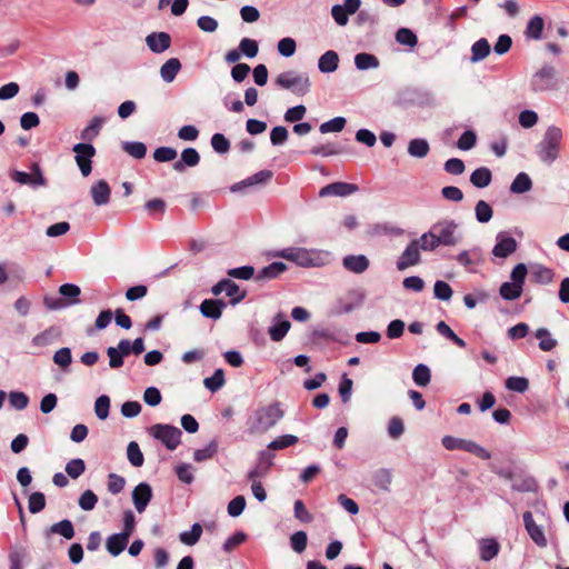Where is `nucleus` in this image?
Returning <instances> with one entry per match:
<instances>
[{"mask_svg": "<svg viewBox=\"0 0 569 569\" xmlns=\"http://www.w3.org/2000/svg\"><path fill=\"white\" fill-rule=\"evenodd\" d=\"M239 51L247 58H254L259 51L258 42L250 38H243L239 43Z\"/></svg>", "mask_w": 569, "mask_h": 569, "instance_id": "680f3d73", "label": "nucleus"}, {"mask_svg": "<svg viewBox=\"0 0 569 569\" xmlns=\"http://www.w3.org/2000/svg\"><path fill=\"white\" fill-rule=\"evenodd\" d=\"M441 442L447 450H463L477 456L482 460H489L491 458V455L487 449L471 440L460 439L452 436H445Z\"/></svg>", "mask_w": 569, "mask_h": 569, "instance_id": "0eeeda50", "label": "nucleus"}, {"mask_svg": "<svg viewBox=\"0 0 569 569\" xmlns=\"http://www.w3.org/2000/svg\"><path fill=\"white\" fill-rule=\"evenodd\" d=\"M29 172L20 171L17 169L9 170V177L12 181L21 184L36 188V161L29 164Z\"/></svg>", "mask_w": 569, "mask_h": 569, "instance_id": "aec40b11", "label": "nucleus"}, {"mask_svg": "<svg viewBox=\"0 0 569 569\" xmlns=\"http://www.w3.org/2000/svg\"><path fill=\"white\" fill-rule=\"evenodd\" d=\"M59 293L64 298V299H69L67 303V306L69 305H76V303H79L80 300H79V296L81 293V290L80 288L77 286V284H73V283H64L62 286H60L59 288Z\"/></svg>", "mask_w": 569, "mask_h": 569, "instance_id": "37998d69", "label": "nucleus"}, {"mask_svg": "<svg viewBox=\"0 0 569 569\" xmlns=\"http://www.w3.org/2000/svg\"><path fill=\"white\" fill-rule=\"evenodd\" d=\"M358 191V186L348 182H333L321 188L319 191L320 197L338 196L347 197Z\"/></svg>", "mask_w": 569, "mask_h": 569, "instance_id": "dca6fc26", "label": "nucleus"}, {"mask_svg": "<svg viewBox=\"0 0 569 569\" xmlns=\"http://www.w3.org/2000/svg\"><path fill=\"white\" fill-rule=\"evenodd\" d=\"M180 69V60L178 58H170L161 66L160 76L164 82L170 83L176 79Z\"/></svg>", "mask_w": 569, "mask_h": 569, "instance_id": "cd10ccee", "label": "nucleus"}, {"mask_svg": "<svg viewBox=\"0 0 569 569\" xmlns=\"http://www.w3.org/2000/svg\"><path fill=\"white\" fill-rule=\"evenodd\" d=\"M342 149L336 143H327L321 146H315L311 148L310 153L320 157H330L340 154Z\"/></svg>", "mask_w": 569, "mask_h": 569, "instance_id": "6e6d98bb", "label": "nucleus"}, {"mask_svg": "<svg viewBox=\"0 0 569 569\" xmlns=\"http://www.w3.org/2000/svg\"><path fill=\"white\" fill-rule=\"evenodd\" d=\"M346 119L343 117H336L329 121L320 124L319 130L321 133L340 132L345 129Z\"/></svg>", "mask_w": 569, "mask_h": 569, "instance_id": "13d9d810", "label": "nucleus"}, {"mask_svg": "<svg viewBox=\"0 0 569 569\" xmlns=\"http://www.w3.org/2000/svg\"><path fill=\"white\" fill-rule=\"evenodd\" d=\"M227 274L230 278L249 280L254 276V268L252 266L231 268L227 270Z\"/></svg>", "mask_w": 569, "mask_h": 569, "instance_id": "0e129e2a", "label": "nucleus"}, {"mask_svg": "<svg viewBox=\"0 0 569 569\" xmlns=\"http://www.w3.org/2000/svg\"><path fill=\"white\" fill-rule=\"evenodd\" d=\"M122 149L134 159H142L147 154L146 144L139 141H126L122 143Z\"/></svg>", "mask_w": 569, "mask_h": 569, "instance_id": "de8ad7c7", "label": "nucleus"}, {"mask_svg": "<svg viewBox=\"0 0 569 569\" xmlns=\"http://www.w3.org/2000/svg\"><path fill=\"white\" fill-rule=\"evenodd\" d=\"M522 519H523L525 528H526L529 537L532 539V541L538 547H541V548L546 547L548 542H547L545 532H543L542 528L535 522L532 513L530 511L523 512Z\"/></svg>", "mask_w": 569, "mask_h": 569, "instance_id": "4468645a", "label": "nucleus"}, {"mask_svg": "<svg viewBox=\"0 0 569 569\" xmlns=\"http://www.w3.org/2000/svg\"><path fill=\"white\" fill-rule=\"evenodd\" d=\"M563 140V131L560 127L549 126L541 140L536 144V154L538 159L547 166H551L560 157Z\"/></svg>", "mask_w": 569, "mask_h": 569, "instance_id": "f03ea898", "label": "nucleus"}, {"mask_svg": "<svg viewBox=\"0 0 569 569\" xmlns=\"http://www.w3.org/2000/svg\"><path fill=\"white\" fill-rule=\"evenodd\" d=\"M129 540L126 533H113L107 538L106 549L112 557H118L127 548Z\"/></svg>", "mask_w": 569, "mask_h": 569, "instance_id": "4be33fe9", "label": "nucleus"}, {"mask_svg": "<svg viewBox=\"0 0 569 569\" xmlns=\"http://www.w3.org/2000/svg\"><path fill=\"white\" fill-rule=\"evenodd\" d=\"M491 51V47L489 41L486 38H481L477 40L471 46V56H470V62L477 63L482 60H485Z\"/></svg>", "mask_w": 569, "mask_h": 569, "instance_id": "a878e982", "label": "nucleus"}, {"mask_svg": "<svg viewBox=\"0 0 569 569\" xmlns=\"http://www.w3.org/2000/svg\"><path fill=\"white\" fill-rule=\"evenodd\" d=\"M273 256L292 261L302 268L322 267L327 264L330 259L328 251L299 247L284 248L277 251Z\"/></svg>", "mask_w": 569, "mask_h": 569, "instance_id": "f257e3e1", "label": "nucleus"}, {"mask_svg": "<svg viewBox=\"0 0 569 569\" xmlns=\"http://www.w3.org/2000/svg\"><path fill=\"white\" fill-rule=\"evenodd\" d=\"M146 43L154 53H162L171 46V37L167 32H152L147 36Z\"/></svg>", "mask_w": 569, "mask_h": 569, "instance_id": "f3484780", "label": "nucleus"}, {"mask_svg": "<svg viewBox=\"0 0 569 569\" xmlns=\"http://www.w3.org/2000/svg\"><path fill=\"white\" fill-rule=\"evenodd\" d=\"M339 67V56L333 50L326 51L318 60V69L322 73L335 72Z\"/></svg>", "mask_w": 569, "mask_h": 569, "instance_id": "393cba45", "label": "nucleus"}, {"mask_svg": "<svg viewBox=\"0 0 569 569\" xmlns=\"http://www.w3.org/2000/svg\"><path fill=\"white\" fill-rule=\"evenodd\" d=\"M76 162L83 177H88L92 171V158L96 156V149L91 143L80 142L73 146Z\"/></svg>", "mask_w": 569, "mask_h": 569, "instance_id": "1a4fd4ad", "label": "nucleus"}, {"mask_svg": "<svg viewBox=\"0 0 569 569\" xmlns=\"http://www.w3.org/2000/svg\"><path fill=\"white\" fill-rule=\"evenodd\" d=\"M491 180L492 174L490 169H488L487 167H480L470 174V182L476 188H486L490 184Z\"/></svg>", "mask_w": 569, "mask_h": 569, "instance_id": "473e14b6", "label": "nucleus"}, {"mask_svg": "<svg viewBox=\"0 0 569 569\" xmlns=\"http://www.w3.org/2000/svg\"><path fill=\"white\" fill-rule=\"evenodd\" d=\"M430 146L426 139L416 138L408 143V153L413 158L422 159L428 156Z\"/></svg>", "mask_w": 569, "mask_h": 569, "instance_id": "2f4dec72", "label": "nucleus"}, {"mask_svg": "<svg viewBox=\"0 0 569 569\" xmlns=\"http://www.w3.org/2000/svg\"><path fill=\"white\" fill-rule=\"evenodd\" d=\"M522 291L523 288H521V286H518L512 282H503L499 289L500 296L508 301H512L520 298Z\"/></svg>", "mask_w": 569, "mask_h": 569, "instance_id": "c03bdc74", "label": "nucleus"}, {"mask_svg": "<svg viewBox=\"0 0 569 569\" xmlns=\"http://www.w3.org/2000/svg\"><path fill=\"white\" fill-rule=\"evenodd\" d=\"M531 276L535 282L548 284L553 280V271L542 264H536L531 269Z\"/></svg>", "mask_w": 569, "mask_h": 569, "instance_id": "f704fd0d", "label": "nucleus"}, {"mask_svg": "<svg viewBox=\"0 0 569 569\" xmlns=\"http://www.w3.org/2000/svg\"><path fill=\"white\" fill-rule=\"evenodd\" d=\"M86 470V463L82 459L76 458L66 465V472L72 479H78Z\"/></svg>", "mask_w": 569, "mask_h": 569, "instance_id": "bf43d9fd", "label": "nucleus"}, {"mask_svg": "<svg viewBox=\"0 0 569 569\" xmlns=\"http://www.w3.org/2000/svg\"><path fill=\"white\" fill-rule=\"evenodd\" d=\"M218 451V443L216 440L210 441L204 448L197 449L193 452V459L197 462L206 461L212 458Z\"/></svg>", "mask_w": 569, "mask_h": 569, "instance_id": "864d4df0", "label": "nucleus"}, {"mask_svg": "<svg viewBox=\"0 0 569 569\" xmlns=\"http://www.w3.org/2000/svg\"><path fill=\"white\" fill-rule=\"evenodd\" d=\"M110 398L102 395L94 402V412L100 420H104L109 416Z\"/></svg>", "mask_w": 569, "mask_h": 569, "instance_id": "e2e57ef3", "label": "nucleus"}, {"mask_svg": "<svg viewBox=\"0 0 569 569\" xmlns=\"http://www.w3.org/2000/svg\"><path fill=\"white\" fill-rule=\"evenodd\" d=\"M274 323L269 327V336L272 341H281L287 332L289 331L291 325L290 321L287 319H282V316L279 313L274 317Z\"/></svg>", "mask_w": 569, "mask_h": 569, "instance_id": "b1692460", "label": "nucleus"}, {"mask_svg": "<svg viewBox=\"0 0 569 569\" xmlns=\"http://www.w3.org/2000/svg\"><path fill=\"white\" fill-rule=\"evenodd\" d=\"M530 88L535 92H546L558 89L557 71L555 67L546 64L532 74Z\"/></svg>", "mask_w": 569, "mask_h": 569, "instance_id": "423d86ee", "label": "nucleus"}, {"mask_svg": "<svg viewBox=\"0 0 569 569\" xmlns=\"http://www.w3.org/2000/svg\"><path fill=\"white\" fill-rule=\"evenodd\" d=\"M396 41L400 44L413 48L418 43V38L412 30L408 28H400L396 32Z\"/></svg>", "mask_w": 569, "mask_h": 569, "instance_id": "3c124183", "label": "nucleus"}, {"mask_svg": "<svg viewBox=\"0 0 569 569\" xmlns=\"http://www.w3.org/2000/svg\"><path fill=\"white\" fill-rule=\"evenodd\" d=\"M535 336L539 339V348L542 351H550L557 346V340L551 337L547 328L537 329Z\"/></svg>", "mask_w": 569, "mask_h": 569, "instance_id": "ea45409f", "label": "nucleus"}, {"mask_svg": "<svg viewBox=\"0 0 569 569\" xmlns=\"http://www.w3.org/2000/svg\"><path fill=\"white\" fill-rule=\"evenodd\" d=\"M477 143V134L472 130L465 131L458 139L457 147L460 150L467 151L472 149Z\"/></svg>", "mask_w": 569, "mask_h": 569, "instance_id": "338daca9", "label": "nucleus"}, {"mask_svg": "<svg viewBox=\"0 0 569 569\" xmlns=\"http://www.w3.org/2000/svg\"><path fill=\"white\" fill-rule=\"evenodd\" d=\"M532 188V180L526 172H520L516 176L510 184V192L521 194L530 191Z\"/></svg>", "mask_w": 569, "mask_h": 569, "instance_id": "7c9ffc66", "label": "nucleus"}, {"mask_svg": "<svg viewBox=\"0 0 569 569\" xmlns=\"http://www.w3.org/2000/svg\"><path fill=\"white\" fill-rule=\"evenodd\" d=\"M475 216L479 223H487L491 220L493 210L487 201L479 200L475 206Z\"/></svg>", "mask_w": 569, "mask_h": 569, "instance_id": "a19ab883", "label": "nucleus"}, {"mask_svg": "<svg viewBox=\"0 0 569 569\" xmlns=\"http://www.w3.org/2000/svg\"><path fill=\"white\" fill-rule=\"evenodd\" d=\"M200 162V154L194 148H186L181 152V159L173 163L177 172H183L187 167H196Z\"/></svg>", "mask_w": 569, "mask_h": 569, "instance_id": "412c9836", "label": "nucleus"}, {"mask_svg": "<svg viewBox=\"0 0 569 569\" xmlns=\"http://www.w3.org/2000/svg\"><path fill=\"white\" fill-rule=\"evenodd\" d=\"M283 415L278 402L260 407L249 418L248 430L251 435L267 432L282 419Z\"/></svg>", "mask_w": 569, "mask_h": 569, "instance_id": "7ed1b4c3", "label": "nucleus"}, {"mask_svg": "<svg viewBox=\"0 0 569 569\" xmlns=\"http://www.w3.org/2000/svg\"><path fill=\"white\" fill-rule=\"evenodd\" d=\"M276 84L282 89L290 90L297 96H305L310 91L311 82L306 73H298L293 70L281 72Z\"/></svg>", "mask_w": 569, "mask_h": 569, "instance_id": "20e7f679", "label": "nucleus"}, {"mask_svg": "<svg viewBox=\"0 0 569 569\" xmlns=\"http://www.w3.org/2000/svg\"><path fill=\"white\" fill-rule=\"evenodd\" d=\"M545 29V21L542 19V17L540 16H533L532 18L529 19L527 26H526V30H525V36L527 39H530V40H540L542 38V31Z\"/></svg>", "mask_w": 569, "mask_h": 569, "instance_id": "bb28decb", "label": "nucleus"}, {"mask_svg": "<svg viewBox=\"0 0 569 569\" xmlns=\"http://www.w3.org/2000/svg\"><path fill=\"white\" fill-rule=\"evenodd\" d=\"M361 6V0H345L343 4H335L331 16L337 24L343 27L348 23L349 14L356 13Z\"/></svg>", "mask_w": 569, "mask_h": 569, "instance_id": "9b49d317", "label": "nucleus"}, {"mask_svg": "<svg viewBox=\"0 0 569 569\" xmlns=\"http://www.w3.org/2000/svg\"><path fill=\"white\" fill-rule=\"evenodd\" d=\"M149 433L172 451L180 445L182 432L172 425L157 423L149 428Z\"/></svg>", "mask_w": 569, "mask_h": 569, "instance_id": "39448f33", "label": "nucleus"}, {"mask_svg": "<svg viewBox=\"0 0 569 569\" xmlns=\"http://www.w3.org/2000/svg\"><path fill=\"white\" fill-rule=\"evenodd\" d=\"M490 295L481 289L467 293L463 297V303L468 309H473L478 303H485L489 300Z\"/></svg>", "mask_w": 569, "mask_h": 569, "instance_id": "79ce46f5", "label": "nucleus"}, {"mask_svg": "<svg viewBox=\"0 0 569 569\" xmlns=\"http://www.w3.org/2000/svg\"><path fill=\"white\" fill-rule=\"evenodd\" d=\"M298 441H299V439H298L297 436L283 435V436H280V437L276 438L271 442H269L268 449H271V450H282V449H286V448H288L290 446L296 445Z\"/></svg>", "mask_w": 569, "mask_h": 569, "instance_id": "5fc2aeb1", "label": "nucleus"}, {"mask_svg": "<svg viewBox=\"0 0 569 569\" xmlns=\"http://www.w3.org/2000/svg\"><path fill=\"white\" fill-rule=\"evenodd\" d=\"M287 270L286 263L281 261H276L270 263L269 266L263 267L258 274L256 276V280H271L277 278L279 274Z\"/></svg>", "mask_w": 569, "mask_h": 569, "instance_id": "c85d7f7f", "label": "nucleus"}, {"mask_svg": "<svg viewBox=\"0 0 569 569\" xmlns=\"http://www.w3.org/2000/svg\"><path fill=\"white\" fill-rule=\"evenodd\" d=\"M98 502V496L90 489L84 490L78 499V505L83 511H91Z\"/></svg>", "mask_w": 569, "mask_h": 569, "instance_id": "603ef678", "label": "nucleus"}, {"mask_svg": "<svg viewBox=\"0 0 569 569\" xmlns=\"http://www.w3.org/2000/svg\"><path fill=\"white\" fill-rule=\"evenodd\" d=\"M437 239L441 246L452 247L460 241V237L457 233L458 223L453 220H441L431 226Z\"/></svg>", "mask_w": 569, "mask_h": 569, "instance_id": "6e6552de", "label": "nucleus"}, {"mask_svg": "<svg viewBox=\"0 0 569 569\" xmlns=\"http://www.w3.org/2000/svg\"><path fill=\"white\" fill-rule=\"evenodd\" d=\"M379 64V59L375 54L360 52L355 56V66L358 70L377 69Z\"/></svg>", "mask_w": 569, "mask_h": 569, "instance_id": "72a5a7b5", "label": "nucleus"}, {"mask_svg": "<svg viewBox=\"0 0 569 569\" xmlns=\"http://www.w3.org/2000/svg\"><path fill=\"white\" fill-rule=\"evenodd\" d=\"M48 532L61 535L64 539L70 540L74 537V528L69 519H63L53 523Z\"/></svg>", "mask_w": 569, "mask_h": 569, "instance_id": "c9c22d12", "label": "nucleus"}, {"mask_svg": "<svg viewBox=\"0 0 569 569\" xmlns=\"http://www.w3.org/2000/svg\"><path fill=\"white\" fill-rule=\"evenodd\" d=\"M452 289L451 287L442 280H437L433 286V295L437 299L442 301H448L452 297Z\"/></svg>", "mask_w": 569, "mask_h": 569, "instance_id": "052dcab7", "label": "nucleus"}, {"mask_svg": "<svg viewBox=\"0 0 569 569\" xmlns=\"http://www.w3.org/2000/svg\"><path fill=\"white\" fill-rule=\"evenodd\" d=\"M224 372L222 369H217L211 377L203 380L204 387L211 392H216L221 389L224 385Z\"/></svg>", "mask_w": 569, "mask_h": 569, "instance_id": "09e8293b", "label": "nucleus"}, {"mask_svg": "<svg viewBox=\"0 0 569 569\" xmlns=\"http://www.w3.org/2000/svg\"><path fill=\"white\" fill-rule=\"evenodd\" d=\"M272 174L273 173L270 170H261V171L252 174L251 177H249L238 183L232 184L230 190L232 192H238L247 187L266 183L272 178Z\"/></svg>", "mask_w": 569, "mask_h": 569, "instance_id": "6ab92c4d", "label": "nucleus"}, {"mask_svg": "<svg viewBox=\"0 0 569 569\" xmlns=\"http://www.w3.org/2000/svg\"><path fill=\"white\" fill-rule=\"evenodd\" d=\"M226 289H224V292L228 297L231 298L230 300V303L232 306H236L238 305L239 302H241L246 296H247V291L246 290H240V287L234 282L232 281L231 279H226Z\"/></svg>", "mask_w": 569, "mask_h": 569, "instance_id": "4c0bfd02", "label": "nucleus"}, {"mask_svg": "<svg viewBox=\"0 0 569 569\" xmlns=\"http://www.w3.org/2000/svg\"><path fill=\"white\" fill-rule=\"evenodd\" d=\"M506 388L511 391L523 393L529 388V381L523 377H509L506 380Z\"/></svg>", "mask_w": 569, "mask_h": 569, "instance_id": "69168bd1", "label": "nucleus"}, {"mask_svg": "<svg viewBox=\"0 0 569 569\" xmlns=\"http://www.w3.org/2000/svg\"><path fill=\"white\" fill-rule=\"evenodd\" d=\"M152 499V488L147 482H140L132 491V501L136 510L141 513Z\"/></svg>", "mask_w": 569, "mask_h": 569, "instance_id": "ddd939ff", "label": "nucleus"}, {"mask_svg": "<svg viewBox=\"0 0 569 569\" xmlns=\"http://www.w3.org/2000/svg\"><path fill=\"white\" fill-rule=\"evenodd\" d=\"M418 240L420 241L419 249L423 251H433L441 246L431 228L428 232L421 234Z\"/></svg>", "mask_w": 569, "mask_h": 569, "instance_id": "8fccbe9b", "label": "nucleus"}, {"mask_svg": "<svg viewBox=\"0 0 569 569\" xmlns=\"http://www.w3.org/2000/svg\"><path fill=\"white\" fill-rule=\"evenodd\" d=\"M419 240H412L406 247L401 256L397 260V269L403 271L412 266L420 263L421 256L419 249Z\"/></svg>", "mask_w": 569, "mask_h": 569, "instance_id": "9d476101", "label": "nucleus"}, {"mask_svg": "<svg viewBox=\"0 0 569 569\" xmlns=\"http://www.w3.org/2000/svg\"><path fill=\"white\" fill-rule=\"evenodd\" d=\"M177 150L171 147H159L153 152V158L158 162H169L177 158Z\"/></svg>", "mask_w": 569, "mask_h": 569, "instance_id": "774afa93", "label": "nucleus"}, {"mask_svg": "<svg viewBox=\"0 0 569 569\" xmlns=\"http://www.w3.org/2000/svg\"><path fill=\"white\" fill-rule=\"evenodd\" d=\"M227 303L220 299H204L200 305V312L203 317L218 320L221 318L222 310Z\"/></svg>", "mask_w": 569, "mask_h": 569, "instance_id": "a211bd4d", "label": "nucleus"}, {"mask_svg": "<svg viewBox=\"0 0 569 569\" xmlns=\"http://www.w3.org/2000/svg\"><path fill=\"white\" fill-rule=\"evenodd\" d=\"M342 266L350 272L362 273L369 267V260L363 254H350L342 259Z\"/></svg>", "mask_w": 569, "mask_h": 569, "instance_id": "5701e85b", "label": "nucleus"}, {"mask_svg": "<svg viewBox=\"0 0 569 569\" xmlns=\"http://www.w3.org/2000/svg\"><path fill=\"white\" fill-rule=\"evenodd\" d=\"M103 122V118L94 117L90 123L81 131L80 138L83 141H92L99 134Z\"/></svg>", "mask_w": 569, "mask_h": 569, "instance_id": "e433bc0d", "label": "nucleus"}, {"mask_svg": "<svg viewBox=\"0 0 569 569\" xmlns=\"http://www.w3.org/2000/svg\"><path fill=\"white\" fill-rule=\"evenodd\" d=\"M479 549L480 559L483 561H490L498 555L500 546L496 539L489 538L480 541Z\"/></svg>", "mask_w": 569, "mask_h": 569, "instance_id": "c756f323", "label": "nucleus"}, {"mask_svg": "<svg viewBox=\"0 0 569 569\" xmlns=\"http://www.w3.org/2000/svg\"><path fill=\"white\" fill-rule=\"evenodd\" d=\"M202 535V527L200 523L196 522L192 525L190 531H183L179 535V539L182 543L187 546L196 545Z\"/></svg>", "mask_w": 569, "mask_h": 569, "instance_id": "a18cd8bd", "label": "nucleus"}, {"mask_svg": "<svg viewBox=\"0 0 569 569\" xmlns=\"http://www.w3.org/2000/svg\"><path fill=\"white\" fill-rule=\"evenodd\" d=\"M90 196L97 207L107 206L111 198V189L109 183L103 179L98 180L91 186Z\"/></svg>", "mask_w": 569, "mask_h": 569, "instance_id": "2eb2a0df", "label": "nucleus"}, {"mask_svg": "<svg viewBox=\"0 0 569 569\" xmlns=\"http://www.w3.org/2000/svg\"><path fill=\"white\" fill-rule=\"evenodd\" d=\"M127 457L133 467H141L143 465V455L140 450L139 445L136 441H131L128 445Z\"/></svg>", "mask_w": 569, "mask_h": 569, "instance_id": "4d7b16f0", "label": "nucleus"}, {"mask_svg": "<svg viewBox=\"0 0 569 569\" xmlns=\"http://www.w3.org/2000/svg\"><path fill=\"white\" fill-rule=\"evenodd\" d=\"M456 259L461 266L471 268L480 261V250L472 249L461 251Z\"/></svg>", "mask_w": 569, "mask_h": 569, "instance_id": "49530a36", "label": "nucleus"}, {"mask_svg": "<svg viewBox=\"0 0 569 569\" xmlns=\"http://www.w3.org/2000/svg\"><path fill=\"white\" fill-rule=\"evenodd\" d=\"M496 244L492 249V254L498 258H507L512 254L518 247L516 239L508 236L507 232L501 231L496 237Z\"/></svg>", "mask_w": 569, "mask_h": 569, "instance_id": "f8f14e48", "label": "nucleus"}, {"mask_svg": "<svg viewBox=\"0 0 569 569\" xmlns=\"http://www.w3.org/2000/svg\"><path fill=\"white\" fill-rule=\"evenodd\" d=\"M412 379L419 387L428 386L431 380V371L429 367L423 363L417 365L412 371Z\"/></svg>", "mask_w": 569, "mask_h": 569, "instance_id": "58836bf2", "label": "nucleus"}]
</instances>
